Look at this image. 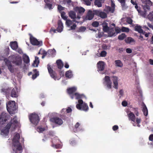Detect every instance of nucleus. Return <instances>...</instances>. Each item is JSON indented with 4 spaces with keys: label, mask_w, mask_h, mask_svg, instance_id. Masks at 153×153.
Returning a JSON list of instances; mask_svg holds the SVG:
<instances>
[{
    "label": "nucleus",
    "mask_w": 153,
    "mask_h": 153,
    "mask_svg": "<svg viewBox=\"0 0 153 153\" xmlns=\"http://www.w3.org/2000/svg\"><path fill=\"white\" fill-rule=\"evenodd\" d=\"M20 138V134H16L13 139V145L12 146L13 150L11 153H22V147L20 143L19 140Z\"/></svg>",
    "instance_id": "obj_1"
},
{
    "label": "nucleus",
    "mask_w": 153,
    "mask_h": 153,
    "mask_svg": "<svg viewBox=\"0 0 153 153\" xmlns=\"http://www.w3.org/2000/svg\"><path fill=\"white\" fill-rule=\"evenodd\" d=\"M7 109L10 114H14L16 112V106L14 101H9L6 104Z\"/></svg>",
    "instance_id": "obj_2"
},
{
    "label": "nucleus",
    "mask_w": 153,
    "mask_h": 153,
    "mask_svg": "<svg viewBox=\"0 0 153 153\" xmlns=\"http://www.w3.org/2000/svg\"><path fill=\"white\" fill-rule=\"evenodd\" d=\"M11 62L16 66H21L22 63L21 57L19 55H13L12 56Z\"/></svg>",
    "instance_id": "obj_3"
},
{
    "label": "nucleus",
    "mask_w": 153,
    "mask_h": 153,
    "mask_svg": "<svg viewBox=\"0 0 153 153\" xmlns=\"http://www.w3.org/2000/svg\"><path fill=\"white\" fill-rule=\"evenodd\" d=\"M29 118L31 123L35 125L38 124L40 120L38 115L35 113H32L29 115Z\"/></svg>",
    "instance_id": "obj_4"
},
{
    "label": "nucleus",
    "mask_w": 153,
    "mask_h": 153,
    "mask_svg": "<svg viewBox=\"0 0 153 153\" xmlns=\"http://www.w3.org/2000/svg\"><path fill=\"white\" fill-rule=\"evenodd\" d=\"M78 104H76V107L78 109L82 110L85 111H87L88 109V107L87 104L85 103H83L82 100H79L78 101Z\"/></svg>",
    "instance_id": "obj_5"
},
{
    "label": "nucleus",
    "mask_w": 153,
    "mask_h": 153,
    "mask_svg": "<svg viewBox=\"0 0 153 153\" xmlns=\"http://www.w3.org/2000/svg\"><path fill=\"white\" fill-rule=\"evenodd\" d=\"M10 115L8 114L3 111L0 115V124H3L9 119Z\"/></svg>",
    "instance_id": "obj_6"
},
{
    "label": "nucleus",
    "mask_w": 153,
    "mask_h": 153,
    "mask_svg": "<svg viewBox=\"0 0 153 153\" xmlns=\"http://www.w3.org/2000/svg\"><path fill=\"white\" fill-rule=\"evenodd\" d=\"M47 68L48 72L54 80L58 79H57V75L55 71L52 69L51 65L48 64L47 65Z\"/></svg>",
    "instance_id": "obj_7"
},
{
    "label": "nucleus",
    "mask_w": 153,
    "mask_h": 153,
    "mask_svg": "<svg viewBox=\"0 0 153 153\" xmlns=\"http://www.w3.org/2000/svg\"><path fill=\"white\" fill-rule=\"evenodd\" d=\"M142 3L144 5L142 6L143 9L145 10H150V7L152 5V3L150 0H141Z\"/></svg>",
    "instance_id": "obj_8"
},
{
    "label": "nucleus",
    "mask_w": 153,
    "mask_h": 153,
    "mask_svg": "<svg viewBox=\"0 0 153 153\" xmlns=\"http://www.w3.org/2000/svg\"><path fill=\"white\" fill-rule=\"evenodd\" d=\"M30 41L31 44L34 45L40 46L42 45V41H39L36 39L31 36L30 38Z\"/></svg>",
    "instance_id": "obj_9"
},
{
    "label": "nucleus",
    "mask_w": 153,
    "mask_h": 153,
    "mask_svg": "<svg viewBox=\"0 0 153 153\" xmlns=\"http://www.w3.org/2000/svg\"><path fill=\"white\" fill-rule=\"evenodd\" d=\"M4 61L5 65L7 67L8 69L10 72L12 73H13L14 72V68L11 62L7 58L4 59Z\"/></svg>",
    "instance_id": "obj_10"
},
{
    "label": "nucleus",
    "mask_w": 153,
    "mask_h": 153,
    "mask_svg": "<svg viewBox=\"0 0 153 153\" xmlns=\"http://www.w3.org/2000/svg\"><path fill=\"white\" fill-rule=\"evenodd\" d=\"M50 121L53 123L60 125L63 123L62 119L58 117H55L51 118L50 119Z\"/></svg>",
    "instance_id": "obj_11"
},
{
    "label": "nucleus",
    "mask_w": 153,
    "mask_h": 153,
    "mask_svg": "<svg viewBox=\"0 0 153 153\" xmlns=\"http://www.w3.org/2000/svg\"><path fill=\"white\" fill-rule=\"evenodd\" d=\"M114 85L113 87L115 89H117L118 88V77L115 76H113L112 77Z\"/></svg>",
    "instance_id": "obj_12"
},
{
    "label": "nucleus",
    "mask_w": 153,
    "mask_h": 153,
    "mask_svg": "<svg viewBox=\"0 0 153 153\" xmlns=\"http://www.w3.org/2000/svg\"><path fill=\"white\" fill-rule=\"evenodd\" d=\"M97 66L98 71H103L105 68V64L103 62L100 61L97 63Z\"/></svg>",
    "instance_id": "obj_13"
},
{
    "label": "nucleus",
    "mask_w": 153,
    "mask_h": 153,
    "mask_svg": "<svg viewBox=\"0 0 153 153\" xmlns=\"http://www.w3.org/2000/svg\"><path fill=\"white\" fill-rule=\"evenodd\" d=\"M105 79L107 88L109 89H111V88L112 82L109 76H105Z\"/></svg>",
    "instance_id": "obj_14"
},
{
    "label": "nucleus",
    "mask_w": 153,
    "mask_h": 153,
    "mask_svg": "<svg viewBox=\"0 0 153 153\" xmlns=\"http://www.w3.org/2000/svg\"><path fill=\"white\" fill-rule=\"evenodd\" d=\"M69 16L71 18V19H74L76 18L79 19L80 18L79 14H78L77 17L76 16L75 13L73 11L71 10L68 13Z\"/></svg>",
    "instance_id": "obj_15"
},
{
    "label": "nucleus",
    "mask_w": 153,
    "mask_h": 153,
    "mask_svg": "<svg viewBox=\"0 0 153 153\" xmlns=\"http://www.w3.org/2000/svg\"><path fill=\"white\" fill-rule=\"evenodd\" d=\"M129 113L127 114L129 120L134 122L135 121L136 119L135 115L131 111H129Z\"/></svg>",
    "instance_id": "obj_16"
},
{
    "label": "nucleus",
    "mask_w": 153,
    "mask_h": 153,
    "mask_svg": "<svg viewBox=\"0 0 153 153\" xmlns=\"http://www.w3.org/2000/svg\"><path fill=\"white\" fill-rule=\"evenodd\" d=\"M94 14L93 13L92 11L89 10H88L85 19L87 20H91L94 18Z\"/></svg>",
    "instance_id": "obj_17"
},
{
    "label": "nucleus",
    "mask_w": 153,
    "mask_h": 153,
    "mask_svg": "<svg viewBox=\"0 0 153 153\" xmlns=\"http://www.w3.org/2000/svg\"><path fill=\"white\" fill-rule=\"evenodd\" d=\"M17 88H13L11 90V96L12 97H17L18 96Z\"/></svg>",
    "instance_id": "obj_18"
},
{
    "label": "nucleus",
    "mask_w": 153,
    "mask_h": 153,
    "mask_svg": "<svg viewBox=\"0 0 153 153\" xmlns=\"http://www.w3.org/2000/svg\"><path fill=\"white\" fill-rule=\"evenodd\" d=\"M58 26L56 29V30L59 32H61L63 28V24L60 20H59L58 22Z\"/></svg>",
    "instance_id": "obj_19"
},
{
    "label": "nucleus",
    "mask_w": 153,
    "mask_h": 153,
    "mask_svg": "<svg viewBox=\"0 0 153 153\" xmlns=\"http://www.w3.org/2000/svg\"><path fill=\"white\" fill-rule=\"evenodd\" d=\"M76 90V88L75 87H73L68 88L67 90V91L68 94L70 95H73L74 93L75 92Z\"/></svg>",
    "instance_id": "obj_20"
},
{
    "label": "nucleus",
    "mask_w": 153,
    "mask_h": 153,
    "mask_svg": "<svg viewBox=\"0 0 153 153\" xmlns=\"http://www.w3.org/2000/svg\"><path fill=\"white\" fill-rule=\"evenodd\" d=\"M11 48L13 50H16L18 47L17 42L16 41L11 42L10 43Z\"/></svg>",
    "instance_id": "obj_21"
},
{
    "label": "nucleus",
    "mask_w": 153,
    "mask_h": 153,
    "mask_svg": "<svg viewBox=\"0 0 153 153\" xmlns=\"http://www.w3.org/2000/svg\"><path fill=\"white\" fill-rule=\"evenodd\" d=\"M74 10L79 14L83 13L85 11V9L82 7H76L74 8Z\"/></svg>",
    "instance_id": "obj_22"
},
{
    "label": "nucleus",
    "mask_w": 153,
    "mask_h": 153,
    "mask_svg": "<svg viewBox=\"0 0 153 153\" xmlns=\"http://www.w3.org/2000/svg\"><path fill=\"white\" fill-rule=\"evenodd\" d=\"M108 35L110 37L115 36L116 35V32L114 30V28H111L110 29L108 32Z\"/></svg>",
    "instance_id": "obj_23"
},
{
    "label": "nucleus",
    "mask_w": 153,
    "mask_h": 153,
    "mask_svg": "<svg viewBox=\"0 0 153 153\" xmlns=\"http://www.w3.org/2000/svg\"><path fill=\"white\" fill-rule=\"evenodd\" d=\"M104 0H95L94 2V5L98 7L102 6V4L104 3Z\"/></svg>",
    "instance_id": "obj_24"
},
{
    "label": "nucleus",
    "mask_w": 153,
    "mask_h": 153,
    "mask_svg": "<svg viewBox=\"0 0 153 153\" xmlns=\"http://www.w3.org/2000/svg\"><path fill=\"white\" fill-rule=\"evenodd\" d=\"M134 28L135 30L140 33H142L144 34L145 33V32H143V30L142 29V27L139 25H137L135 26Z\"/></svg>",
    "instance_id": "obj_25"
},
{
    "label": "nucleus",
    "mask_w": 153,
    "mask_h": 153,
    "mask_svg": "<svg viewBox=\"0 0 153 153\" xmlns=\"http://www.w3.org/2000/svg\"><path fill=\"white\" fill-rule=\"evenodd\" d=\"M56 63L58 68L59 69H62L63 66V64L62 60L61 59L57 60L56 61Z\"/></svg>",
    "instance_id": "obj_26"
},
{
    "label": "nucleus",
    "mask_w": 153,
    "mask_h": 153,
    "mask_svg": "<svg viewBox=\"0 0 153 153\" xmlns=\"http://www.w3.org/2000/svg\"><path fill=\"white\" fill-rule=\"evenodd\" d=\"M75 96V98L77 99H79L81 98L82 97V95L79 94L78 93H74L73 95L70 96V97L71 99H73Z\"/></svg>",
    "instance_id": "obj_27"
},
{
    "label": "nucleus",
    "mask_w": 153,
    "mask_h": 153,
    "mask_svg": "<svg viewBox=\"0 0 153 153\" xmlns=\"http://www.w3.org/2000/svg\"><path fill=\"white\" fill-rule=\"evenodd\" d=\"M143 11H142L140 10H138V12L140 15L142 16H145L147 14L146 12L148 11H149L150 10H148L147 9L146 10L144 9H143Z\"/></svg>",
    "instance_id": "obj_28"
},
{
    "label": "nucleus",
    "mask_w": 153,
    "mask_h": 153,
    "mask_svg": "<svg viewBox=\"0 0 153 153\" xmlns=\"http://www.w3.org/2000/svg\"><path fill=\"white\" fill-rule=\"evenodd\" d=\"M47 53H48V52H47L45 51L42 49H40L38 52V54H41L42 55V59L44 58L47 55Z\"/></svg>",
    "instance_id": "obj_29"
},
{
    "label": "nucleus",
    "mask_w": 153,
    "mask_h": 153,
    "mask_svg": "<svg viewBox=\"0 0 153 153\" xmlns=\"http://www.w3.org/2000/svg\"><path fill=\"white\" fill-rule=\"evenodd\" d=\"M116 66L122 67L123 66V64L122 62L119 60H116L114 61Z\"/></svg>",
    "instance_id": "obj_30"
},
{
    "label": "nucleus",
    "mask_w": 153,
    "mask_h": 153,
    "mask_svg": "<svg viewBox=\"0 0 153 153\" xmlns=\"http://www.w3.org/2000/svg\"><path fill=\"white\" fill-rule=\"evenodd\" d=\"M9 132V130L5 128L3 129L1 131V134L5 136L8 135Z\"/></svg>",
    "instance_id": "obj_31"
},
{
    "label": "nucleus",
    "mask_w": 153,
    "mask_h": 153,
    "mask_svg": "<svg viewBox=\"0 0 153 153\" xmlns=\"http://www.w3.org/2000/svg\"><path fill=\"white\" fill-rule=\"evenodd\" d=\"M33 71L34 74L32 75V79H34L39 75V71L36 69H33Z\"/></svg>",
    "instance_id": "obj_32"
},
{
    "label": "nucleus",
    "mask_w": 153,
    "mask_h": 153,
    "mask_svg": "<svg viewBox=\"0 0 153 153\" xmlns=\"http://www.w3.org/2000/svg\"><path fill=\"white\" fill-rule=\"evenodd\" d=\"M142 111L144 115H145V116H146L148 114V110L146 106L144 104H143V108L142 109Z\"/></svg>",
    "instance_id": "obj_33"
},
{
    "label": "nucleus",
    "mask_w": 153,
    "mask_h": 153,
    "mask_svg": "<svg viewBox=\"0 0 153 153\" xmlns=\"http://www.w3.org/2000/svg\"><path fill=\"white\" fill-rule=\"evenodd\" d=\"M24 62L27 64L29 63L30 59L28 56L26 55H24L23 57Z\"/></svg>",
    "instance_id": "obj_34"
},
{
    "label": "nucleus",
    "mask_w": 153,
    "mask_h": 153,
    "mask_svg": "<svg viewBox=\"0 0 153 153\" xmlns=\"http://www.w3.org/2000/svg\"><path fill=\"white\" fill-rule=\"evenodd\" d=\"M48 53L51 56H53L55 55L56 51L54 49L49 50H48Z\"/></svg>",
    "instance_id": "obj_35"
},
{
    "label": "nucleus",
    "mask_w": 153,
    "mask_h": 153,
    "mask_svg": "<svg viewBox=\"0 0 153 153\" xmlns=\"http://www.w3.org/2000/svg\"><path fill=\"white\" fill-rule=\"evenodd\" d=\"M73 76L72 72L71 71L69 70L66 72L65 76L66 77L71 78Z\"/></svg>",
    "instance_id": "obj_36"
},
{
    "label": "nucleus",
    "mask_w": 153,
    "mask_h": 153,
    "mask_svg": "<svg viewBox=\"0 0 153 153\" xmlns=\"http://www.w3.org/2000/svg\"><path fill=\"white\" fill-rule=\"evenodd\" d=\"M103 25L104 24L103 23ZM105 25H103V30L104 32H108L110 28L108 26V24L105 23Z\"/></svg>",
    "instance_id": "obj_37"
},
{
    "label": "nucleus",
    "mask_w": 153,
    "mask_h": 153,
    "mask_svg": "<svg viewBox=\"0 0 153 153\" xmlns=\"http://www.w3.org/2000/svg\"><path fill=\"white\" fill-rule=\"evenodd\" d=\"M125 41L127 43H130L135 42L134 40L130 37H128L125 39Z\"/></svg>",
    "instance_id": "obj_38"
},
{
    "label": "nucleus",
    "mask_w": 153,
    "mask_h": 153,
    "mask_svg": "<svg viewBox=\"0 0 153 153\" xmlns=\"http://www.w3.org/2000/svg\"><path fill=\"white\" fill-rule=\"evenodd\" d=\"M104 10L107 12H110L112 13H113L114 11V9L108 6L106 7V10Z\"/></svg>",
    "instance_id": "obj_39"
},
{
    "label": "nucleus",
    "mask_w": 153,
    "mask_h": 153,
    "mask_svg": "<svg viewBox=\"0 0 153 153\" xmlns=\"http://www.w3.org/2000/svg\"><path fill=\"white\" fill-rule=\"evenodd\" d=\"M126 36V35L124 33H122L119 35L118 37V39L120 40H123Z\"/></svg>",
    "instance_id": "obj_40"
},
{
    "label": "nucleus",
    "mask_w": 153,
    "mask_h": 153,
    "mask_svg": "<svg viewBox=\"0 0 153 153\" xmlns=\"http://www.w3.org/2000/svg\"><path fill=\"white\" fill-rule=\"evenodd\" d=\"M99 16L102 19H105L107 17V15L104 12H101Z\"/></svg>",
    "instance_id": "obj_41"
},
{
    "label": "nucleus",
    "mask_w": 153,
    "mask_h": 153,
    "mask_svg": "<svg viewBox=\"0 0 153 153\" xmlns=\"http://www.w3.org/2000/svg\"><path fill=\"white\" fill-rule=\"evenodd\" d=\"M148 18L150 20L153 21V11L149 13L148 15Z\"/></svg>",
    "instance_id": "obj_42"
},
{
    "label": "nucleus",
    "mask_w": 153,
    "mask_h": 153,
    "mask_svg": "<svg viewBox=\"0 0 153 153\" xmlns=\"http://www.w3.org/2000/svg\"><path fill=\"white\" fill-rule=\"evenodd\" d=\"M73 23V21L70 20H67L66 21V24L69 27Z\"/></svg>",
    "instance_id": "obj_43"
},
{
    "label": "nucleus",
    "mask_w": 153,
    "mask_h": 153,
    "mask_svg": "<svg viewBox=\"0 0 153 153\" xmlns=\"http://www.w3.org/2000/svg\"><path fill=\"white\" fill-rule=\"evenodd\" d=\"M99 24L98 22H94L92 24V25L94 27H97L99 25Z\"/></svg>",
    "instance_id": "obj_44"
},
{
    "label": "nucleus",
    "mask_w": 153,
    "mask_h": 153,
    "mask_svg": "<svg viewBox=\"0 0 153 153\" xmlns=\"http://www.w3.org/2000/svg\"><path fill=\"white\" fill-rule=\"evenodd\" d=\"M149 141H152V143H151L150 145H152L153 146V134H150L149 137Z\"/></svg>",
    "instance_id": "obj_45"
},
{
    "label": "nucleus",
    "mask_w": 153,
    "mask_h": 153,
    "mask_svg": "<svg viewBox=\"0 0 153 153\" xmlns=\"http://www.w3.org/2000/svg\"><path fill=\"white\" fill-rule=\"evenodd\" d=\"M11 123L12 124H17L18 121L16 119V117H15L12 120H11Z\"/></svg>",
    "instance_id": "obj_46"
},
{
    "label": "nucleus",
    "mask_w": 153,
    "mask_h": 153,
    "mask_svg": "<svg viewBox=\"0 0 153 153\" xmlns=\"http://www.w3.org/2000/svg\"><path fill=\"white\" fill-rule=\"evenodd\" d=\"M121 30L123 32H128L129 30L128 28L123 27L122 28Z\"/></svg>",
    "instance_id": "obj_47"
},
{
    "label": "nucleus",
    "mask_w": 153,
    "mask_h": 153,
    "mask_svg": "<svg viewBox=\"0 0 153 153\" xmlns=\"http://www.w3.org/2000/svg\"><path fill=\"white\" fill-rule=\"evenodd\" d=\"M45 129L44 127H38L37 128V131L39 132H41L44 131Z\"/></svg>",
    "instance_id": "obj_48"
},
{
    "label": "nucleus",
    "mask_w": 153,
    "mask_h": 153,
    "mask_svg": "<svg viewBox=\"0 0 153 153\" xmlns=\"http://www.w3.org/2000/svg\"><path fill=\"white\" fill-rule=\"evenodd\" d=\"M11 90L10 88H8V89H6L4 88H3L1 89V92H4L6 93H7L9 92Z\"/></svg>",
    "instance_id": "obj_49"
},
{
    "label": "nucleus",
    "mask_w": 153,
    "mask_h": 153,
    "mask_svg": "<svg viewBox=\"0 0 153 153\" xmlns=\"http://www.w3.org/2000/svg\"><path fill=\"white\" fill-rule=\"evenodd\" d=\"M60 13H61V15L62 18L64 20H66L67 19V18L66 16H65V13L63 11Z\"/></svg>",
    "instance_id": "obj_50"
},
{
    "label": "nucleus",
    "mask_w": 153,
    "mask_h": 153,
    "mask_svg": "<svg viewBox=\"0 0 153 153\" xmlns=\"http://www.w3.org/2000/svg\"><path fill=\"white\" fill-rule=\"evenodd\" d=\"M58 9L60 13L62 12V10H64V7H62L61 5H59L58 6Z\"/></svg>",
    "instance_id": "obj_51"
},
{
    "label": "nucleus",
    "mask_w": 153,
    "mask_h": 153,
    "mask_svg": "<svg viewBox=\"0 0 153 153\" xmlns=\"http://www.w3.org/2000/svg\"><path fill=\"white\" fill-rule=\"evenodd\" d=\"M12 125V123L11 122H10L8 123H7V125L4 128L8 129V130H9V129H10L11 126Z\"/></svg>",
    "instance_id": "obj_52"
},
{
    "label": "nucleus",
    "mask_w": 153,
    "mask_h": 153,
    "mask_svg": "<svg viewBox=\"0 0 153 153\" xmlns=\"http://www.w3.org/2000/svg\"><path fill=\"white\" fill-rule=\"evenodd\" d=\"M115 32L116 35L120 32L121 30L118 27H116L115 29Z\"/></svg>",
    "instance_id": "obj_53"
},
{
    "label": "nucleus",
    "mask_w": 153,
    "mask_h": 153,
    "mask_svg": "<svg viewBox=\"0 0 153 153\" xmlns=\"http://www.w3.org/2000/svg\"><path fill=\"white\" fill-rule=\"evenodd\" d=\"M84 2V4L87 5H90L91 2L89 0H83Z\"/></svg>",
    "instance_id": "obj_54"
},
{
    "label": "nucleus",
    "mask_w": 153,
    "mask_h": 153,
    "mask_svg": "<svg viewBox=\"0 0 153 153\" xmlns=\"http://www.w3.org/2000/svg\"><path fill=\"white\" fill-rule=\"evenodd\" d=\"M126 0H118L119 1L121 4V6L122 7H124L125 4Z\"/></svg>",
    "instance_id": "obj_55"
},
{
    "label": "nucleus",
    "mask_w": 153,
    "mask_h": 153,
    "mask_svg": "<svg viewBox=\"0 0 153 153\" xmlns=\"http://www.w3.org/2000/svg\"><path fill=\"white\" fill-rule=\"evenodd\" d=\"M127 22L129 24H131L132 23V20L130 17L127 18L126 20Z\"/></svg>",
    "instance_id": "obj_56"
},
{
    "label": "nucleus",
    "mask_w": 153,
    "mask_h": 153,
    "mask_svg": "<svg viewBox=\"0 0 153 153\" xmlns=\"http://www.w3.org/2000/svg\"><path fill=\"white\" fill-rule=\"evenodd\" d=\"M138 108H134L133 109L134 111V113L136 116H138L139 115V113L138 111Z\"/></svg>",
    "instance_id": "obj_57"
},
{
    "label": "nucleus",
    "mask_w": 153,
    "mask_h": 153,
    "mask_svg": "<svg viewBox=\"0 0 153 153\" xmlns=\"http://www.w3.org/2000/svg\"><path fill=\"white\" fill-rule=\"evenodd\" d=\"M107 53L105 51H102L100 53V56L102 57H105L106 56Z\"/></svg>",
    "instance_id": "obj_58"
},
{
    "label": "nucleus",
    "mask_w": 153,
    "mask_h": 153,
    "mask_svg": "<svg viewBox=\"0 0 153 153\" xmlns=\"http://www.w3.org/2000/svg\"><path fill=\"white\" fill-rule=\"evenodd\" d=\"M86 30V28L84 26L81 27L79 28V31L80 32H83Z\"/></svg>",
    "instance_id": "obj_59"
},
{
    "label": "nucleus",
    "mask_w": 153,
    "mask_h": 153,
    "mask_svg": "<svg viewBox=\"0 0 153 153\" xmlns=\"http://www.w3.org/2000/svg\"><path fill=\"white\" fill-rule=\"evenodd\" d=\"M94 14H95L97 16H99L101 12L99 10H95V11H94Z\"/></svg>",
    "instance_id": "obj_60"
},
{
    "label": "nucleus",
    "mask_w": 153,
    "mask_h": 153,
    "mask_svg": "<svg viewBox=\"0 0 153 153\" xmlns=\"http://www.w3.org/2000/svg\"><path fill=\"white\" fill-rule=\"evenodd\" d=\"M141 121V119L140 118H137L136 119V122L137 124H140Z\"/></svg>",
    "instance_id": "obj_61"
},
{
    "label": "nucleus",
    "mask_w": 153,
    "mask_h": 153,
    "mask_svg": "<svg viewBox=\"0 0 153 153\" xmlns=\"http://www.w3.org/2000/svg\"><path fill=\"white\" fill-rule=\"evenodd\" d=\"M122 104L123 106L125 107L127 106L128 103L126 101H124L122 102Z\"/></svg>",
    "instance_id": "obj_62"
},
{
    "label": "nucleus",
    "mask_w": 153,
    "mask_h": 153,
    "mask_svg": "<svg viewBox=\"0 0 153 153\" xmlns=\"http://www.w3.org/2000/svg\"><path fill=\"white\" fill-rule=\"evenodd\" d=\"M76 25L75 24H74L70 27L71 30H74L76 27Z\"/></svg>",
    "instance_id": "obj_63"
},
{
    "label": "nucleus",
    "mask_w": 153,
    "mask_h": 153,
    "mask_svg": "<svg viewBox=\"0 0 153 153\" xmlns=\"http://www.w3.org/2000/svg\"><path fill=\"white\" fill-rule=\"evenodd\" d=\"M126 51L128 53H130L132 52V50L129 48H127L126 50Z\"/></svg>",
    "instance_id": "obj_64"
}]
</instances>
